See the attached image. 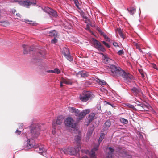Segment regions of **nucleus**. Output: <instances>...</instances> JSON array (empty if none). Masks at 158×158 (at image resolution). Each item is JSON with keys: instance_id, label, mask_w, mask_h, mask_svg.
I'll return each mask as SVG.
<instances>
[{"instance_id": "1", "label": "nucleus", "mask_w": 158, "mask_h": 158, "mask_svg": "<svg viewBox=\"0 0 158 158\" xmlns=\"http://www.w3.org/2000/svg\"><path fill=\"white\" fill-rule=\"evenodd\" d=\"M108 67L110 71V75L114 77L121 76L125 80L128 82H131L133 78V76L132 75L126 73L120 67L110 64H109Z\"/></svg>"}, {"instance_id": "2", "label": "nucleus", "mask_w": 158, "mask_h": 158, "mask_svg": "<svg viewBox=\"0 0 158 158\" xmlns=\"http://www.w3.org/2000/svg\"><path fill=\"white\" fill-rule=\"evenodd\" d=\"M40 128L39 125L38 124L32 125L31 127V133L29 134V138H37L39 134V131Z\"/></svg>"}, {"instance_id": "3", "label": "nucleus", "mask_w": 158, "mask_h": 158, "mask_svg": "<svg viewBox=\"0 0 158 158\" xmlns=\"http://www.w3.org/2000/svg\"><path fill=\"white\" fill-rule=\"evenodd\" d=\"M92 94L91 92L89 91L83 92L79 96L81 100L83 102H86L91 97Z\"/></svg>"}, {"instance_id": "4", "label": "nucleus", "mask_w": 158, "mask_h": 158, "mask_svg": "<svg viewBox=\"0 0 158 158\" xmlns=\"http://www.w3.org/2000/svg\"><path fill=\"white\" fill-rule=\"evenodd\" d=\"M64 123L66 126L72 128H74L76 127V124L74 122V121L70 117L67 118Z\"/></svg>"}, {"instance_id": "5", "label": "nucleus", "mask_w": 158, "mask_h": 158, "mask_svg": "<svg viewBox=\"0 0 158 158\" xmlns=\"http://www.w3.org/2000/svg\"><path fill=\"white\" fill-rule=\"evenodd\" d=\"M36 2L35 0H29L21 2L19 3L21 5L26 7L28 8L30 6H34L36 5Z\"/></svg>"}, {"instance_id": "6", "label": "nucleus", "mask_w": 158, "mask_h": 158, "mask_svg": "<svg viewBox=\"0 0 158 158\" xmlns=\"http://www.w3.org/2000/svg\"><path fill=\"white\" fill-rule=\"evenodd\" d=\"M93 42L95 47L98 50L101 51L102 52L105 51V48L99 41L94 39L93 40Z\"/></svg>"}, {"instance_id": "7", "label": "nucleus", "mask_w": 158, "mask_h": 158, "mask_svg": "<svg viewBox=\"0 0 158 158\" xmlns=\"http://www.w3.org/2000/svg\"><path fill=\"white\" fill-rule=\"evenodd\" d=\"M43 10L46 12L54 17H56L57 16V13L55 11L48 7L44 8Z\"/></svg>"}, {"instance_id": "8", "label": "nucleus", "mask_w": 158, "mask_h": 158, "mask_svg": "<svg viewBox=\"0 0 158 158\" xmlns=\"http://www.w3.org/2000/svg\"><path fill=\"white\" fill-rule=\"evenodd\" d=\"M35 145L34 141L32 139L29 138L27 140L26 148H27V149H30L33 147Z\"/></svg>"}, {"instance_id": "9", "label": "nucleus", "mask_w": 158, "mask_h": 158, "mask_svg": "<svg viewBox=\"0 0 158 158\" xmlns=\"http://www.w3.org/2000/svg\"><path fill=\"white\" fill-rule=\"evenodd\" d=\"M111 122L110 120L106 121L103 125V130L104 131L108 130L111 125Z\"/></svg>"}, {"instance_id": "10", "label": "nucleus", "mask_w": 158, "mask_h": 158, "mask_svg": "<svg viewBox=\"0 0 158 158\" xmlns=\"http://www.w3.org/2000/svg\"><path fill=\"white\" fill-rule=\"evenodd\" d=\"M64 119L63 117L62 116H59L58 118L56 120V123L55 124L54 122H53L52 123V125L53 126H56V125H60V124L63 122Z\"/></svg>"}, {"instance_id": "11", "label": "nucleus", "mask_w": 158, "mask_h": 158, "mask_svg": "<svg viewBox=\"0 0 158 158\" xmlns=\"http://www.w3.org/2000/svg\"><path fill=\"white\" fill-rule=\"evenodd\" d=\"M90 110L89 109H87L85 110L82 112H81L80 114V120H81L87 114L89 113Z\"/></svg>"}, {"instance_id": "12", "label": "nucleus", "mask_w": 158, "mask_h": 158, "mask_svg": "<svg viewBox=\"0 0 158 158\" xmlns=\"http://www.w3.org/2000/svg\"><path fill=\"white\" fill-rule=\"evenodd\" d=\"M98 150L97 147H94L89 153L90 158H97L95 152Z\"/></svg>"}, {"instance_id": "13", "label": "nucleus", "mask_w": 158, "mask_h": 158, "mask_svg": "<svg viewBox=\"0 0 158 158\" xmlns=\"http://www.w3.org/2000/svg\"><path fill=\"white\" fill-rule=\"evenodd\" d=\"M61 80L62 81V82H63V83L67 85H71L73 84V82L72 81L71 79L61 77Z\"/></svg>"}, {"instance_id": "14", "label": "nucleus", "mask_w": 158, "mask_h": 158, "mask_svg": "<svg viewBox=\"0 0 158 158\" xmlns=\"http://www.w3.org/2000/svg\"><path fill=\"white\" fill-rule=\"evenodd\" d=\"M75 141L76 143L77 144V148L78 150L81 148L80 144L81 142V138L79 136L77 135L75 137Z\"/></svg>"}, {"instance_id": "15", "label": "nucleus", "mask_w": 158, "mask_h": 158, "mask_svg": "<svg viewBox=\"0 0 158 158\" xmlns=\"http://www.w3.org/2000/svg\"><path fill=\"white\" fill-rule=\"evenodd\" d=\"M77 146H76V149H75V148H68V150L69 151V154L71 155H74L79 150H78L77 148Z\"/></svg>"}, {"instance_id": "16", "label": "nucleus", "mask_w": 158, "mask_h": 158, "mask_svg": "<svg viewBox=\"0 0 158 158\" xmlns=\"http://www.w3.org/2000/svg\"><path fill=\"white\" fill-rule=\"evenodd\" d=\"M95 114L94 113H91L89 114L88 116V124L87 125H89L90 123L95 118Z\"/></svg>"}, {"instance_id": "17", "label": "nucleus", "mask_w": 158, "mask_h": 158, "mask_svg": "<svg viewBox=\"0 0 158 158\" xmlns=\"http://www.w3.org/2000/svg\"><path fill=\"white\" fill-rule=\"evenodd\" d=\"M134 94L136 96H137L140 92V89L138 88H136L135 87H133L131 89Z\"/></svg>"}, {"instance_id": "18", "label": "nucleus", "mask_w": 158, "mask_h": 158, "mask_svg": "<svg viewBox=\"0 0 158 158\" xmlns=\"http://www.w3.org/2000/svg\"><path fill=\"white\" fill-rule=\"evenodd\" d=\"M101 54L103 56L104 58V62L105 63L108 64L109 63V62H111V61H113L112 60L108 58L106 55H104L103 53H101Z\"/></svg>"}, {"instance_id": "19", "label": "nucleus", "mask_w": 158, "mask_h": 158, "mask_svg": "<svg viewBox=\"0 0 158 158\" xmlns=\"http://www.w3.org/2000/svg\"><path fill=\"white\" fill-rule=\"evenodd\" d=\"M57 35V32L55 30H52L49 33V35L51 37H56Z\"/></svg>"}, {"instance_id": "20", "label": "nucleus", "mask_w": 158, "mask_h": 158, "mask_svg": "<svg viewBox=\"0 0 158 158\" xmlns=\"http://www.w3.org/2000/svg\"><path fill=\"white\" fill-rule=\"evenodd\" d=\"M145 108H147L148 109H150V108H152L148 105H145L143 104L141 108H140V110L148 111V110L145 109Z\"/></svg>"}, {"instance_id": "21", "label": "nucleus", "mask_w": 158, "mask_h": 158, "mask_svg": "<svg viewBox=\"0 0 158 158\" xmlns=\"http://www.w3.org/2000/svg\"><path fill=\"white\" fill-rule=\"evenodd\" d=\"M116 32H118L119 35L122 38H124V36L123 33L122 31L120 28H118L116 30Z\"/></svg>"}, {"instance_id": "22", "label": "nucleus", "mask_w": 158, "mask_h": 158, "mask_svg": "<svg viewBox=\"0 0 158 158\" xmlns=\"http://www.w3.org/2000/svg\"><path fill=\"white\" fill-rule=\"evenodd\" d=\"M128 11L131 15H133L136 11V9L133 7H131L129 8H127Z\"/></svg>"}, {"instance_id": "23", "label": "nucleus", "mask_w": 158, "mask_h": 158, "mask_svg": "<svg viewBox=\"0 0 158 158\" xmlns=\"http://www.w3.org/2000/svg\"><path fill=\"white\" fill-rule=\"evenodd\" d=\"M104 135L105 134L104 133H101L98 141V145L96 147H97L98 148V147H99L100 143L102 141V140L103 139L104 137Z\"/></svg>"}, {"instance_id": "24", "label": "nucleus", "mask_w": 158, "mask_h": 158, "mask_svg": "<svg viewBox=\"0 0 158 158\" xmlns=\"http://www.w3.org/2000/svg\"><path fill=\"white\" fill-rule=\"evenodd\" d=\"M62 52L64 56H66L67 55L70 53L68 49L66 48H63Z\"/></svg>"}, {"instance_id": "25", "label": "nucleus", "mask_w": 158, "mask_h": 158, "mask_svg": "<svg viewBox=\"0 0 158 158\" xmlns=\"http://www.w3.org/2000/svg\"><path fill=\"white\" fill-rule=\"evenodd\" d=\"M77 74L80 75L82 77L87 76L88 75V74L86 72L82 71H80L79 72L77 73Z\"/></svg>"}, {"instance_id": "26", "label": "nucleus", "mask_w": 158, "mask_h": 158, "mask_svg": "<svg viewBox=\"0 0 158 158\" xmlns=\"http://www.w3.org/2000/svg\"><path fill=\"white\" fill-rule=\"evenodd\" d=\"M22 47L24 49L23 53L24 54H27L28 53V49L29 48V47L27 45H23Z\"/></svg>"}, {"instance_id": "27", "label": "nucleus", "mask_w": 158, "mask_h": 158, "mask_svg": "<svg viewBox=\"0 0 158 158\" xmlns=\"http://www.w3.org/2000/svg\"><path fill=\"white\" fill-rule=\"evenodd\" d=\"M108 149L111 152L110 154L109 153L106 157V158H112V152L114 151V149L111 147H109Z\"/></svg>"}, {"instance_id": "28", "label": "nucleus", "mask_w": 158, "mask_h": 158, "mask_svg": "<svg viewBox=\"0 0 158 158\" xmlns=\"http://www.w3.org/2000/svg\"><path fill=\"white\" fill-rule=\"evenodd\" d=\"M96 81L98 83L101 85H105L106 84V82L104 80H101L98 79H97Z\"/></svg>"}, {"instance_id": "29", "label": "nucleus", "mask_w": 158, "mask_h": 158, "mask_svg": "<svg viewBox=\"0 0 158 158\" xmlns=\"http://www.w3.org/2000/svg\"><path fill=\"white\" fill-rule=\"evenodd\" d=\"M74 113H75V114L76 116H78L79 118V120H80V115L81 114L80 113V111L79 110L77 109H76V110H75Z\"/></svg>"}, {"instance_id": "30", "label": "nucleus", "mask_w": 158, "mask_h": 158, "mask_svg": "<svg viewBox=\"0 0 158 158\" xmlns=\"http://www.w3.org/2000/svg\"><path fill=\"white\" fill-rule=\"evenodd\" d=\"M120 121L123 124H127L128 123V120L123 118H121L120 119Z\"/></svg>"}, {"instance_id": "31", "label": "nucleus", "mask_w": 158, "mask_h": 158, "mask_svg": "<svg viewBox=\"0 0 158 158\" xmlns=\"http://www.w3.org/2000/svg\"><path fill=\"white\" fill-rule=\"evenodd\" d=\"M69 61H71L73 60V58L70 55V54L67 55L66 56H64Z\"/></svg>"}, {"instance_id": "32", "label": "nucleus", "mask_w": 158, "mask_h": 158, "mask_svg": "<svg viewBox=\"0 0 158 158\" xmlns=\"http://www.w3.org/2000/svg\"><path fill=\"white\" fill-rule=\"evenodd\" d=\"M93 131V128L91 129H89L88 133H87V136L89 137L92 134Z\"/></svg>"}, {"instance_id": "33", "label": "nucleus", "mask_w": 158, "mask_h": 158, "mask_svg": "<svg viewBox=\"0 0 158 158\" xmlns=\"http://www.w3.org/2000/svg\"><path fill=\"white\" fill-rule=\"evenodd\" d=\"M0 23H2V25L4 26H6L9 24V23L7 21H1Z\"/></svg>"}, {"instance_id": "34", "label": "nucleus", "mask_w": 158, "mask_h": 158, "mask_svg": "<svg viewBox=\"0 0 158 158\" xmlns=\"http://www.w3.org/2000/svg\"><path fill=\"white\" fill-rule=\"evenodd\" d=\"M76 109L73 107H69V111L72 113H74Z\"/></svg>"}, {"instance_id": "35", "label": "nucleus", "mask_w": 158, "mask_h": 158, "mask_svg": "<svg viewBox=\"0 0 158 158\" xmlns=\"http://www.w3.org/2000/svg\"><path fill=\"white\" fill-rule=\"evenodd\" d=\"M126 106L128 107L132 108L133 110H135V108L134 107V106L133 105H132L131 104L127 103L126 104Z\"/></svg>"}, {"instance_id": "36", "label": "nucleus", "mask_w": 158, "mask_h": 158, "mask_svg": "<svg viewBox=\"0 0 158 158\" xmlns=\"http://www.w3.org/2000/svg\"><path fill=\"white\" fill-rule=\"evenodd\" d=\"M39 153H42L43 152H45V149L43 148H39Z\"/></svg>"}, {"instance_id": "37", "label": "nucleus", "mask_w": 158, "mask_h": 158, "mask_svg": "<svg viewBox=\"0 0 158 158\" xmlns=\"http://www.w3.org/2000/svg\"><path fill=\"white\" fill-rule=\"evenodd\" d=\"M54 73L57 74H59L60 73V71L57 68H56L54 69Z\"/></svg>"}, {"instance_id": "38", "label": "nucleus", "mask_w": 158, "mask_h": 158, "mask_svg": "<svg viewBox=\"0 0 158 158\" xmlns=\"http://www.w3.org/2000/svg\"><path fill=\"white\" fill-rule=\"evenodd\" d=\"M135 45L136 46V48L139 49V51H140V52H142V50L140 48V47L139 46V45L138 44L135 43Z\"/></svg>"}, {"instance_id": "39", "label": "nucleus", "mask_w": 158, "mask_h": 158, "mask_svg": "<svg viewBox=\"0 0 158 158\" xmlns=\"http://www.w3.org/2000/svg\"><path fill=\"white\" fill-rule=\"evenodd\" d=\"M102 43L107 47L108 48H110V45L106 43V42L104 41H103L102 42Z\"/></svg>"}, {"instance_id": "40", "label": "nucleus", "mask_w": 158, "mask_h": 158, "mask_svg": "<svg viewBox=\"0 0 158 158\" xmlns=\"http://www.w3.org/2000/svg\"><path fill=\"white\" fill-rule=\"evenodd\" d=\"M73 1L74 2V3L76 7H78L79 4L78 1L77 0H73Z\"/></svg>"}, {"instance_id": "41", "label": "nucleus", "mask_w": 158, "mask_h": 158, "mask_svg": "<svg viewBox=\"0 0 158 158\" xmlns=\"http://www.w3.org/2000/svg\"><path fill=\"white\" fill-rule=\"evenodd\" d=\"M118 54L119 55L123 54L124 52L123 50H120L118 52Z\"/></svg>"}, {"instance_id": "42", "label": "nucleus", "mask_w": 158, "mask_h": 158, "mask_svg": "<svg viewBox=\"0 0 158 158\" xmlns=\"http://www.w3.org/2000/svg\"><path fill=\"white\" fill-rule=\"evenodd\" d=\"M55 38L56 37H54L53 39L52 40L51 43H52L55 44L57 43V40Z\"/></svg>"}, {"instance_id": "43", "label": "nucleus", "mask_w": 158, "mask_h": 158, "mask_svg": "<svg viewBox=\"0 0 158 158\" xmlns=\"http://www.w3.org/2000/svg\"><path fill=\"white\" fill-rule=\"evenodd\" d=\"M63 151L64 154H69V151L68 150V149H64L63 150Z\"/></svg>"}, {"instance_id": "44", "label": "nucleus", "mask_w": 158, "mask_h": 158, "mask_svg": "<svg viewBox=\"0 0 158 158\" xmlns=\"http://www.w3.org/2000/svg\"><path fill=\"white\" fill-rule=\"evenodd\" d=\"M139 71L142 77L143 78L144 77V75L143 73V71L142 70H139Z\"/></svg>"}, {"instance_id": "45", "label": "nucleus", "mask_w": 158, "mask_h": 158, "mask_svg": "<svg viewBox=\"0 0 158 158\" xmlns=\"http://www.w3.org/2000/svg\"><path fill=\"white\" fill-rule=\"evenodd\" d=\"M152 67H153V68H154L155 69H157V70L158 69V68H157V66L154 64H152Z\"/></svg>"}, {"instance_id": "46", "label": "nucleus", "mask_w": 158, "mask_h": 158, "mask_svg": "<svg viewBox=\"0 0 158 158\" xmlns=\"http://www.w3.org/2000/svg\"><path fill=\"white\" fill-rule=\"evenodd\" d=\"M97 30L101 34L102 33V32L100 29L98 27L97 28Z\"/></svg>"}, {"instance_id": "47", "label": "nucleus", "mask_w": 158, "mask_h": 158, "mask_svg": "<svg viewBox=\"0 0 158 158\" xmlns=\"http://www.w3.org/2000/svg\"><path fill=\"white\" fill-rule=\"evenodd\" d=\"M25 22L27 23L31 24V23L32 22V21H29V20H25Z\"/></svg>"}, {"instance_id": "48", "label": "nucleus", "mask_w": 158, "mask_h": 158, "mask_svg": "<svg viewBox=\"0 0 158 158\" xmlns=\"http://www.w3.org/2000/svg\"><path fill=\"white\" fill-rule=\"evenodd\" d=\"M104 103H105V104H109V105H111V106H112V107H114V106H113V105L111 104H110V102H106V101H105L104 102Z\"/></svg>"}, {"instance_id": "49", "label": "nucleus", "mask_w": 158, "mask_h": 158, "mask_svg": "<svg viewBox=\"0 0 158 158\" xmlns=\"http://www.w3.org/2000/svg\"><path fill=\"white\" fill-rule=\"evenodd\" d=\"M21 132L20 131H19L18 129H17L16 131V133L17 135H19L21 134Z\"/></svg>"}, {"instance_id": "50", "label": "nucleus", "mask_w": 158, "mask_h": 158, "mask_svg": "<svg viewBox=\"0 0 158 158\" xmlns=\"http://www.w3.org/2000/svg\"><path fill=\"white\" fill-rule=\"evenodd\" d=\"M113 45L116 47L118 46L117 43L116 42H114L113 43Z\"/></svg>"}, {"instance_id": "51", "label": "nucleus", "mask_w": 158, "mask_h": 158, "mask_svg": "<svg viewBox=\"0 0 158 158\" xmlns=\"http://www.w3.org/2000/svg\"><path fill=\"white\" fill-rule=\"evenodd\" d=\"M101 35H102L105 39H106V37H107L106 35L103 32L102 33Z\"/></svg>"}, {"instance_id": "52", "label": "nucleus", "mask_w": 158, "mask_h": 158, "mask_svg": "<svg viewBox=\"0 0 158 158\" xmlns=\"http://www.w3.org/2000/svg\"><path fill=\"white\" fill-rule=\"evenodd\" d=\"M47 73H54V70H48L47 71Z\"/></svg>"}, {"instance_id": "53", "label": "nucleus", "mask_w": 158, "mask_h": 158, "mask_svg": "<svg viewBox=\"0 0 158 158\" xmlns=\"http://www.w3.org/2000/svg\"><path fill=\"white\" fill-rule=\"evenodd\" d=\"M143 104L139 102V103L137 104V106H140L141 108L142 107Z\"/></svg>"}, {"instance_id": "54", "label": "nucleus", "mask_w": 158, "mask_h": 158, "mask_svg": "<svg viewBox=\"0 0 158 158\" xmlns=\"http://www.w3.org/2000/svg\"><path fill=\"white\" fill-rule=\"evenodd\" d=\"M63 83L62 82V81L61 80V81L60 82V87H62L63 86Z\"/></svg>"}, {"instance_id": "55", "label": "nucleus", "mask_w": 158, "mask_h": 158, "mask_svg": "<svg viewBox=\"0 0 158 158\" xmlns=\"http://www.w3.org/2000/svg\"><path fill=\"white\" fill-rule=\"evenodd\" d=\"M107 114L108 115H110L111 114V113L110 111H109L107 112Z\"/></svg>"}, {"instance_id": "56", "label": "nucleus", "mask_w": 158, "mask_h": 158, "mask_svg": "<svg viewBox=\"0 0 158 158\" xmlns=\"http://www.w3.org/2000/svg\"><path fill=\"white\" fill-rule=\"evenodd\" d=\"M23 124L22 123L20 124L19 125V127H22L23 126Z\"/></svg>"}, {"instance_id": "57", "label": "nucleus", "mask_w": 158, "mask_h": 158, "mask_svg": "<svg viewBox=\"0 0 158 158\" xmlns=\"http://www.w3.org/2000/svg\"><path fill=\"white\" fill-rule=\"evenodd\" d=\"M16 15H17L18 17H20V16H21V15H20V14L19 13H17V14H16Z\"/></svg>"}, {"instance_id": "58", "label": "nucleus", "mask_w": 158, "mask_h": 158, "mask_svg": "<svg viewBox=\"0 0 158 158\" xmlns=\"http://www.w3.org/2000/svg\"><path fill=\"white\" fill-rule=\"evenodd\" d=\"M106 40L107 41H110V39L108 37H106Z\"/></svg>"}, {"instance_id": "59", "label": "nucleus", "mask_w": 158, "mask_h": 158, "mask_svg": "<svg viewBox=\"0 0 158 158\" xmlns=\"http://www.w3.org/2000/svg\"><path fill=\"white\" fill-rule=\"evenodd\" d=\"M84 19H87V18H86V17H85L84 18Z\"/></svg>"}, {"instance_id": "60", "label": "nucleus", "mask_w": 158, "mask_h": 158, "mask_svg": "<svg viewBox=\"0 0 158 158\" xmlns=\"http://www.w3.org/2000/svg\"><path fill=\"white\" fill-rule=\"evenodd\" d=\"M145 109H147V110H148V109H147V108H145Z\"/></svg>"}, {"instance_id": "61", "label": "nucleus", "mask_w": 158, "mask_h": 158, "mask_svg": "<svg viewBox=\"0 0 158 158\" xmlns=\"http://www.w3.org/2000/svg\"><path fill=\"white\" fill-rule=\"evenodd\" d=\"M100 108H101V107H100V108H99V109H98V110H99V109H100Z\"/></svg>"}, {"instance_id": "62", "label": "nucleus", "mask_w": 158, "mask_h": 158, "mask_svg": "<svg viewBox=\"0 0 158 158\" xmlns=\"http://www.w3.org/2000/svg\"><path fill=\"white\" fill-rule=\"evenodd\" d=\"M100 108H101V107H100V108H99V109H98V110H99V109H100Z\"/></svg>"}, {"instance_id": "63", "label": "nucleus", "mask_w": 158, "mask_h": 158, "mask_svg": "<svg viewBox=\"0 0 158 158\" xmlns=\"http://www.w3.org/2000/svg\"><path fill=\"white\" fill-rule=\"evenodd\" d=\"M100 108H101V107H100V108H99V109H98V110H99V109H100Z\"/></svg>"}, {"instance_id": "64", "label": "nucleus", "mask_w": 158, "mask_h": 158, "mask_svg": "<svg viewBox=\"0 0 158 158\" xmlns=\"http://www.w3.org/2000/svg\"><path fill=\"white\" fill-rule=\"evenodd\" d=\"M39 53L40 54V52H39Z\"/></svg>"}]
</instances>
